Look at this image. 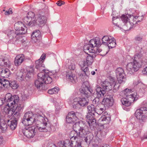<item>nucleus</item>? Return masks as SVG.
<instances>
[{
  "label": "nucleus",
  "mask_w": 147,
  "mask_h": 147,
  "mask_svg": "<svg viewBox=\"0 0 147 147\" xmlns=\"http://www.w3.org/2000/svg\"><path fill=\"white\" fill-rule=\"evenodd\" d=\"M12 11L11 8H10L8 11H6L5 12V14L6 15H9L10 14L12 13Z\"/></svg>",
  "instance_id": "obj_51"
},
{
  "label": "nucleus",
  "mask_w": 147,
  "mask_h": 147,
  "mask_svg": "<svg viewBox=\"0 0 147 147\" xmlns=\"http://www.w3.org/2000/svg\"><path fill=\"white\" fill-rule=\"evenodd\" d=\"M142 65V63L134 60L133 62L129 63L127 65V71L128 74H132L135 71H137Z\"/></svg>",
  "instance_id": "obj_10"
},
{
  "label": "nucleus",
  "mask_w": 147,
  "mask_h": 147,
  "mask_svg": "<svg viewBox=\"0 0 147 147\" xmlns=\"http://www.w3.org/2000/svg\"><path fill=\"white\" fill-rule=\"evenodd\" d=\"M135 116L140 122L146 121L147 119V108L141 107L137 109L135 113Z\"/></svg>",
  "instance_id": "obj_9"
},
{
  "label": "nucleus",
  "mask_w": 147,
  "mask_h": 147,
  "mask_svg": "<svg viewBox=\"0 0 147 147\" xmlns=\"http://www.w3.org/2000/svg\"><path fill=\"white\" fill-rule=\"evenodd\" d=\"M3 141V138L1 136H0V145L2 144Z\"/></svg>",
  "instance_id": "obj_58"
},
{
  "label": "nucleus",
  "mask_w": 147,
  "mask_h": 147,
  "mask_svg": "<svg viewBox=\"0 0 147 147\" xmlns=\"http://www.w3.org/2000/svg\"><path fill=\"white\" fill-rule=\"evenodd\" d=\"M20 111H20L19 112V114L18 115L16 114L15 115H14V114H13L12 115L15 118L14 119L10 121L9 120L7 121V125L10 129L12 130H14L16 127L17 123V119L19 117L20 112Z\"/></svg>",
  "instance_id": "obj_18"
},
{
  "label": "nucleus",
  "mask_w": 147,
  "mask_h": 147,
  "mask_svg": "<svg viewBox=\"0 0 147 147\" xmlns=\"http://www.w3.org/2000/svg\"><path fill=\"white\" fill-rule=\"evenodd\" d=\"M35 13L33 12H29L26 17L23 19L24 22L28 26H32L34 25V22L36 18Z\"/></svg>",
  "instance_id": "obj_12"
},
{
  "label": "nucleus",
  "mask_w": 147,
  "mask_h": 147,
  "mask_svg": "<svg viewBox=\"0 0 147 147\" xmlns=\"http://www.w3.org/2000/svg\"><path fill=\"white\" fill-rule=\"evenodd\" d=\"M5 34H7L8 37L10 40H12L16 38V40H21L22 38L21 36H18L20 35L19 34L17 33V31L15 30L8 29L5 31Z\"/></svg>",
  "instance_id": "obj_16"
},
{
  "label": "nucleus",
  "mask_w": 147,
  "mask_h": 147,
  "mask_svg": "<svg viewBox=\"0 0 147 147\" xmlns=\"http://www.w3.org/2000/svg\"><path fill=\"white\" fill-rule=\"evenodd\" d=\"M2 88L0 87V90H1V88Z\"/></svg>",
  "instance_id": "obj_64"
},
{
  "label": "nucleus",
  "mask_w": 147,
  "mask_h": 147,
  "mask_svg": "<svg viewBox=\"0 0 147 147\" xmlns=\"http://www.w3.org/2000/svg\"><path fill=\"white\" fill-rule=\"evenodd\" d=\"M104 114H105V115H102L100 117L99 119V121H101L102 124H108L110 122V117L107 112H105Z\"/></svg>",
  "instance_id": "obj_25"
},
{
  "label": "nucleus",
  "mask_w": 147,
  "mask_h": 147,
  "mask_svg": "<svg viewBox=\"0 0 147 147\" xmlns=\"http://www.w3.org/2000/svg\"><path fill=\"white\" fill-rule=\"evenodd\" d=\"M59 90V89L58 87H55L52 89H49L48 92L49 94H55L57 93Z\"/></svg>",
  "instance_id": "obj_40"
},
{
  "label": "nucleus",
  "mask_w": 147,
  "mask_h": 147,
  "mask_svg": "<svg viewBox=\"0 0 147 147\" xmlns=\"http://www.w3.org/2000/svg\"><path fill=\"white\" fill-rule=\"evenodd\" d=\"M22 123L26 126L31 125L33 123L36 125V128L32 126L23 130V133L28 138H33L35 135L37 129L40 132L47 131L51 130L50 124L47 118L40 115L34 114L30 111L27 112L24 114Z\"/></svg>",
  "instance_id": "obj_1"
},
{
  "label": "nucleus",
  "mask_w": 147,
  "mask_h": 147,
  "mask_svg": "<svg viewBox=\"0 0 147 147\" xmlns=\"http://www.w3.org/2000/svg\"><path fill=\"white\" fill-rule=\"evenodd\" d=\"M96 93L92 92V94L94 96L97 97L98 98L103 97L106 93V91L102 88H101L100 86L97 85L96 88Z\"/></svg>",
  "instance_id": "obj_20"
},
{
  "label": "nucleus",
  "mask_w": 147,
  "mask_h": 147,
  "mask_svg": "<svg viewBox=\"0 0 147 147\" xmlns=\"http://www.w3.org/2000/svg\"><path fill=\"white\" fill-rule=\"evenodd\" d=\"M112 23L115 26H117L120 28L123 29L122 27H121L120 25H123V22H121L119 18L117 17H113L112 18Z\"/></svg>",
  "instance_id": "obj_31"
},
{
  "label": "nucleus",
  "mask_w": 147,
  "mask_h": 147,
  "mask_svg": "<svg viewBox=\"0 0 147 147\" xmlns=\"http://www.w3.org/2000/svg\"><path fill=\"white\" fill-rule=\"evenodd\" d=\"M86 134H85L84 137H82L83 138H85L84 140L87 143L88 142H90L91 141V140L92 139L93 136L92 133L90 132L88 130V126L86 125Z\"/></svg>",
  "instance_id": "obj_27"
},
{
  "label": "nucleus",
  "mask_w": 147,
  "mask_h": 147,
  "mask_svg": "<svg viewBox=\"0 0 147 147\" xmlns=\"http://www.w3.org/2000/svg\"><path fill=\"white\" fill-rule=\"evenodd\" d=\"M72 105L74 108L77 109L80 106L78 98H75L73 99Z\"/></svg>",
  "instance_id": "obj_37"
},
{
  "label": "nucleus",
  "mask_w": 147,
  "mask_h": 147,
  "mask_svg": "<svg viewBox=\"0 0 147 147\" xmlns=\"http://www.w3.org/2000/svg\"><path fill=\"white\" fill-rule=\"evenodd\" d=\"M74 113L72 112H69L67 115L66 117V122L68 123H74L75 121V118H72L70 116H71V115H73Z\"/></svg>",
  "instance_id": "obj_35"
},
{
  "label": "nucleus",
  "mask_w": 147,
  "mask_h": 147,
  "mask_svg": "<svg viewBox=\"0 0 147 147\" xmlns=\"http://www.w3.org/2000/svg\"><path fill=\"white\" fill-rule=\"evenodd\" d=\"M135 17H136V18H137L136 20L137 23L138 22L141 21L143 18V15H142L141 16H135Z\"/></svg>",
  "instance_id": "obj_48"
},
{
  "label": "nucleus",
  "mask_w": 147,
  "mask_h": 147,
  "mask_svg": "<svg viewBox=\"0 0 147 147\" xmlns=\"http://www.w3.org/2000/svg\"><path fill=\"white\" fill-rule=\"evenodd\" d=\"M4 80H5V88H7L10 85V83L7 80L5 79Z\"/></svg>",
  "instance_id": "obj_53"
},
{
  "label": "nucleus",
  "mask_w": 147,
  "mask_h": 147,
  "mask_svg": "<svg viewBox=\"0 0 147 147\" xmlns=\"http://www.w3.org/2000/svg\"><path fill=\"white\" fill-rule=\"evenodd\" d=\"M144 53L142 48L139 51H138L135 55V58L136 59L138 58L139 59L142 56L143 53Z\"/></svg>",
  "instance_id": "obj_43"
},
{
  "label": "nucleus",
  "mask_w": 147,
  "mask_h": 147,
  "mask_svg": "<svg viewBox=\"0 0 147 147\" xmlns=\"http://www.w3.org/2000/svg\"><path fill=\"white\" fill-rule=\"evenodd\" d=\"M94 113H88L86 115V121L90 126L95 123Z\"/></svg>",
  "instance_id": "obj_21"
},
{
  "label": "nucleus",
  "mask_w": 147,
  "mask_h": 147,
  "mask_svg": "<svg viewBox=\"0 0 147 147\" xmlns=\"http://www.w3.org/2000/svg\"><path fill=\"white\" fill-rule=\"evenodd\" d=\"M9 86L14 89H17L18 87V84L15 81L11 82Z\"/></svg>",
  "instance_id": "obj_45"
},
{
  "label": "nucleus",
  "mask_w": 147,
  "mask_h": 147,
  "mask_svg": "<svg viewBox=\"0 0 147 147\" xmlns=\"http://www.w3.org/2000/svg\"><path fill=\"white\" fill-rule=\"evenodd\" d=\"M113 103V100L112 97L108 96L107 97L105 96L102 102V104L105 107L108 108L112 106Z\"/></svg>",
  "instance_id": "obj_19"
},
{
  "label": "nucleus",
  "mask_w": 147,
  "mask_h": 147,
  "mask_svg": "<svg viewBox=\"0 0 147 147\" xmlns=\"http://www.w3.org/2000/svg\"><path fill=\"white\" fill-rule=\"evenodd\" d=\"M36 19L34 21V25H38L40 27L45 25L46 23L47 19L43 13H38L36 15Z\"/></svg>",
  "instance_id": "obj_13"
},
{
  "label": "nucleus",
  "mask_w": 147,
  "mask_h": 147,
  "mask_svg": "<svg viewBox=\"0 0 147 147\" xmlns=\"http://www.w3.org/2000/svg\"><path fill=\"white\" fill-rule=\"evenodd\" d=\"M2 79L0 78V87L2 88Z\"/></svg>",
  "instance_id": "obj_61"
},
{
  "label": "nucleus",
  "mask_w": 147,
  "mask_h": 147,
  "mask_svg": "<svg viewBox=\"0 0 147 147\" xmlns=\"http://www.w3.org/2000/svg\"><path fill=\"white\" fill-rule=\"evenodd\" d=\"M140 131H139L137 132L136 133H135L134 134V136L135 138H137L140 136Z\"/></svg>",
  "instance_id": "obj_54"
},
{
  "label": "nucleus",
  "mask_w": 147,
  "mask_h": 147,
  "mask_svg": "<svg viewBox=\"0 0 147 147\" xmlns=\"http://www.w3.org/2000/svg\"><path fill=\"white\" fill-rule=\"evenodd\" d=\"M86 98H79L78 97L80 106L81 107H85L87 105L88 103V98L89 96Z\"/></svg>",
  "instance_id": "obj_30"
},
{
  "label": "nucleus",
  "mask_w": 147,
  "mask_h": 147,
  "mask_svg": "<svg viewBox=\"0 0 147 147\" xmlns=\"http://www.w3.org/2000/svg\"><path fill=\"white\" fill-rule=\"evenodd\" d=\"M140 83V82L139 80H135L134 81L133 83V84L134 86H136L139 83Z\"/></svg>",
  "instance_id": "obj_56"
},
{
  "label": "nucleus",
  "mask_w": 147,
  "mask_h": 147,
  "mask_svg": "<svg viewBox=\"0 0 147 147\" xmlns=\"http://www.w3.org/2000/svg\"><path fill=\"white\" fill-rule=\"evenodd\" d=\"M116 73L117 77L125 76V74L123 69L121 67L118 68L116 70Z\"/></svg>",
  "instance_id": "obj_36"
},
{
  "label": "nucleus",
  "mask_w": 147,
  "mask_h": 147,
  "mask_svg": "<svg viewBox=\"0 0 147 147\" xmlns=\"http://www.w3.org/2000/svg\"><path fill=\"white\" fill-rule=\"evenodd\" d=\"M121 19L123 22V25H120V27H122L123 29L127 30L130 29L136 26L137 24V18L133 16L128 14L123 15Z\"/></svg>",
  "instance_id": "obj_6"
},
{
  "label": "nucleus",
  "mask_w": 147,
  "mask_h": 147,
  "mask_svg": "<svg viewBox=\"0 0 147 147\" xmlns=\"http://www.w3.org/2000/svg\"><path fill=\"white\" fill-rule=\"evenodd\" d=\"M82 137H79L78 138L71 141L72 147H79L81 146Z\"/></svg>",
  "instance_id": "obj_28"
},
{
  "label": "nucleus",
  "mask_w": 147,
  "mask_h": 147,
  "mask_svg": "<svg viewBox=\"0 0 147 147\" xmlns=\"http://www.w3.org/2000/svg\"><path fill=\"white\" fill-rule=\"evenodd\" d=\"M14 28L19 35L25 34L27 30V28L21 22H16L14 24Z\"/></svg>",
  "instance_id": "obj_14"
},
{
  "label": "nucleus",
  "mask_w": 147,
  "mask_h": 147,
  "mask_svg": "<svg viewBox=\"0 0 147 147\" xmlns=\"http://www.w3.org/2000/svg\"><path fill=\"white\" fill-rule=\"evenodd\" d=\"M45 58L46 54L45 53H43L41 56L40 59L38 60H40V61H42V62H43Z\"/></svg>",
  "instance_id": "obj_50"
},
{
  "label": "nucleus",
  "mask_w": 147,
  "mask_h": 147,
  "mask_svg": "<svg viewBox=\"0 0 147 147\" xmlns=\"http://www.w3.org/2000/svg\"><path fill=\"white\" fill-rule=\"evenodd\" d=\"M92 74L93 75H94L95 74V72L94 71H93L91 72Z\"/></svg>",
  "instance_id": "obj_63"
},
{
  "label": "nucleus",
  "mask_w": 147,
  "mask_h": 147,
  "mask_svg": "<svg viewBox=\"0 0 147 147\" xmlns=\"http://www.w3.org/2000/svg\"><path fill=\"white\" fill-rule=\"evenodd\" d=\"M19 100L18 96H12L10 93H7L5 98H0V106L5 104L3 111L9 116H11L13 114L18 115L19 112L21 111L24 107L23 105L17 104Z\"/></svg>",
  "instance_id": "obj_2"
},
{
  "label": "nucleus",
  "mask_w": 147,
  "mask_h": 147,
  "mask_svg": "<svg viewBox=\"0 0 147 147\" xmlns=\"http://www.w3.org/2000/svg\"><path fill=\"white\" fill-rule=\"evenodd\" d=\"M48 147H57V146L55 144H52L51 145L49 146Z\"/></svg>",
  "instance_id": "obj_60"
},
{
  "label": "nucleus",
  "mask_w": 147,
  "mask_h": 147,
  "mask_svg": "<svg viewBox=\"0 0 147 147\" xmlns=\"http://www.w3.org/2000/svg\"><path fill=\"white\" fill-rule=\"evenodd\" d=\"M68 68L71 70H74L76 68L75 65L74 63H71L69 65Z\"/></svg>",
  "instance_id": "obj_47"
},
{
  "label": "nucleus",
  "mask_w": 147,
  "mask_h": 147,
  "mask_svg": "<svg viewBox=\"0 0 147 147\" xmlns=\"http://www.w3.org/2000/svg\"><path fill=\"white\" fill-rule=\"evenodd\" d=\"M57 4L59 6H61L62 5L65 4V2L61 0H59L57 2Z\"/></svg>",
  "instance_id": "obj_52"
},
{
  "label": "nucleus",
  "mask_w": 147,
  "mask_h": 147,
  "mask_svg": "<svg viewBox=\"0 0 147 147\" xmlns=\"http://www.w3.org/2000/svg\"><path fill=\"white\" fill-rule=\"evenodd\" d=\"M29 69L27 70V73L25 76L26 74H23L22 72H20V76H18V78L21 81H22L24 80L26 81H28L30 78H31V76L33 75L34 72V69L31 66L29 68Z\"/></svg>",
  "instance_id": "obj_15"
},
{
  "label": "nucleus",
  "mask_w": 147,
  "mask_h": 147,
  "mask_svg": "<svg viewBox=\"0 0 147 147\" xmlns=\"http://www.w3.org/2000/svg\"><path fill=\"white\" fill-rule=\"evenodd\" d=\"M58 144L59 147H72L71 141L69 139L65 140L63 142H59Z\"/></svg>",
  "instance_id": "obj_32"
},
{
  "label": "nucleus",
  "mask_w": 147,
  "mask_h": 147,
  "mask_svg": "<svg viewBox=\"0 0 147 147\" xmlns=\"http://www.w3.org/2000/svg\"><path fill=\"white\" fill-rule=\"evenodd\" d=\"M88 111V113H94L96 111V107L94 108V106L93 105H91L87 107Z\"/></svg>",
  "instance_id": "obj_39"
},
{
  "label": "nucleus",
  "mask_w": 147,
  "mask_h": 147,
  "mask_svg": "<svg viewBox=\"0 0 147 147\" xmlns=\"http://www.w3.org/2000/svg\"><path fill=\"white\" fill-rule=\"evenodd\" d=\"M122 76L117 77V81L119 84H123L125 83L126 80V79L125 78V76H123V77Z\"/></svg>",
  "instance_id": "obj_41"
},
{
  "label": "nucleus",
  "mask_w": 147,
  "mask_h": 147,
  "mask_svg": "<svg viewBox=\"0 0 147 147\" xmlns=\"http://www.w3.org/2000/svg\"><path fill=\"white\" fill-rule=\"evenodd\" d=\"M1 61H2V62H1V63H0V65L2 66H6L8 67L10 66V61L8 59H1Z\"/></svg>",
  "instance_id": "obj_38"
},
{
  "label": "nucleus",
  "mask_w": 147,
  "mask_h": 147,
  "mask_svg": "<svg viewBox=\"0 0 147 147\" xmlns=\"http://www.w3.org/2000/svg\"><path fill=\"white\" fill-rule=\"evenodd\" d=\"M144 138L147 139V132L144 135Z\"/></svg>",
  "instance_id": "obj_62"
},
{
  "label": "nucleus",
  "mask_w": 147,
  "mask_h": 147,
  "mask_svg": "<svg viewBox=\"0 0 147 147\" xmlns=\"http://www.w3.org/2000/svg\"><path fill=\"white\" fill-rule=\"evenodd\" d=\"M71 112H72L74 113L73 115H71V116H70V117L72 118H75V121H76L77 119H78V114L79 113H75L74 111H71Z\"/></svg>",
  "instance_id": "obj_46"
},
{
  "label": "nucleus",
  "mask_w": 147,
  "mask_h": 147,
  "mask_svg": "<svg viewBox=\"0 0 147 147\" xmlns=\"http://www.w3.org/2000/svg\"><path fill=\"white\" fill-rule=\"evenodd\" d=\"M66 77L68 81L73 83L77 82V77L75 75H74L72 72L70 71L67 73Z\"/></svg>",
  "instance_id": "obj_23"
},
{
  "label": "nucleus",
  "mask_w": 147,
  "mask_h": 147,
  "mask_svg": "<svg viewBox=\"0 0 147 147\" xmlns=\"http://www.w3.org/2000/svg\"><path fill=\"white\" fill-rule=\"evenodd\" d=\"M105 107L104 106H103L102 104L97 105L96 107L95 113L98 115H100L105 111Z\"/></svg>",
  "instance_id": "obj_34"
},
{
  "label": "nucleus",
  "mask_w": 147,
  "mask_h": 147,
  "mask_svg": "<svg viewBox=\"0 0 147 147\" xmlns=\"http://www.w3.org/2000/svg\"><path fill=\"white\" fill-rule=\"evenodd\" d=\"M107 45L109 49L115 47L116 46V41L113 38V39H112V41H111V42H109Z\"/></svg>",
  "instance_id": "obj_42"
},
{
  "label": "nucleus",
  "mask_w": 147,
  "mask_h": 147,
  "mask_svg": "<svg viewBox=\"0 0 147 147\" xmlns=\"http://www.w3.org/2000/svg\"><path fill=\"white\" fill-rule=\"evenodd\" d=\"M5 79L4 78H2V87L3 86L5 87Z\"/></svg>",
  "instance_id": "obj_59"
},
{
  "label": "nucleus",
  "mask_w": 147,
  "mask_h": 147,
  "mask_svg": "<svg viewBox=\"0 0 147 147\" xmlns=\"http://www.w3.org/2000/svg\"><path fill=\"white\" fill-rule=\"evenodd\" d=\"M94 57L93 55H89L86 57V62L83 61L80 64L82 70V72L80 74V76L83 77V79H86L90 75V72L88 70V68L85 67L86 65L88 66L92 64L93 61Z\"/></svg>",
  "instance_id": "obj_7"
},
{
  "label": "nucleus",
  "mask_w": 147,
  "mask_h": 147,
  "mask_svg": "<svg viewBox=\"0 0 147 147\" xmlns=\"http://www.w3.org/2000/svg\"><path fill=\"white\" fill-rule=\"evenodd\" d=\"M89 91L90 93L92 94L93 91L92 88L89 87V83L87 81L83 82L82 86V88L80 89V91L85 96L87 97L89 96L87 92Z\"/></svg>",
  "instance_id": "obj_17"
},
{
  "label": "nucleus",
  "mask_w": 147,
  "mask_h": 147,
  "mask_svg": "<svg viewBox=\"0 0 147 147\" xmlns=\"http://www.w3.org/2000/svg\"><path fill=\"white\" fill-rule=\"evenodd\" d=\"M74 130L70 133L69 136L71 141L78 138L79 137H84L86 131V124L82 121H80L76 123L73 126Z\"/></svg>",
  "instance_id": "obj_4"
},
{
  "label": "nucleus",
  "mask_w": 147,
  "mask_h": 147,
  "mask_svg": "<svg viewBox=\"0 0 147 147\" xmlns=\"http://www.w3.org/2000/svg\"><path fill=\"white\" fill-rule=\"evenodd\" d=\"M107 53V52H106L105 53H104L103 51H102V50H101V52H100V53H94V54L96 53L97 54H98L101 55L103 56L105 55Z\"/></svg>",
  "instance_id": "obj_55"
},
{
  "label": "nucleus",
  "mask_w": 147,
  "mask_h": 147,
  "mask_svg": "<svg viewBox=\"0 0 147 147\" xmlns=\"http://www.w3.org/2000/svg\"><path fill=\"white\" fill-rule=\"evenodd\" d=\"M25 59V57L23 54L18 55L15 57L14 63L15 66H18L20 65L23 62Z\"/></svg>",
  "instance_id": "obj_22"
},
{
  "label": "nucleus",
  "mask_w": 147,
  "mask_h": 147,
  "mask_svg": "<svg viewBox=\"0 0 147 147\" xmlns=\"http://www.w3.org/2000/svg\"><path fill=\"white\" fill-rule=\"evenodd\" d=\"M59 74V72L56 71H54L53 73L43 72L38 73V79L34 82L35 87L39 90L42 89L44 83L47 84H50L53 80L56 79L58 77Z\"/></svg>",
  "instance_id": "obj_3"
},
{
  "label": "nucleus",
  "mask_w": 147,
  "mask_h": 147,
  "mask_svg": "<svg viewBox=\"0 0 147 147\" xmlns=\"http://www.w3.org/2000/svg\"><path fill=\"white\" fill-rule=\"evenodd\" d=\"M101 45V40L98 38L93 39L90 40L88 44L84 46V52L89 55L88 53H98L101 51V49L99 47Z\"/></svg>",
  "instance_id": "obj_5"
},
{
  "label": "nucleus",
  "mask_w": 147,
  "mask_h": 147,
  "mask_svg": "<svg viewBox=\"0 0 147 147\" xmlns=\"http://www.w3.org/2000/svg\"><path fill=\"white\" fill-rule=\"evenodd\" d=\"M95 97H96L94 99V100H93V103L96 104L98 103L99 102V100H100V99L101 98H98L96 96H95Z\"/></svg>",
  "instance_id": "obj_49"
},
{
  "label": "nucleus",
  "mask_w": 147,
  "mask_h": 147,
  "mask_svg": "<svg viewBox=\"0 0 147 147\" xmlns=\"http://www.w3.org/2000/svg\"><path fill=\"white\" fill-rule=\"evenodd\" d=\"M142 72L144 74H147V66L143 69Z\"/></svg>",
  "instance_id": "obj_57"
},
{
  "label": "nucleus",
  "mask_w": 147,
  "mask_h": 147,
  "mask_svg": "<svg viewBox=\"0 0 147 147\" xmlns=\"http://www.w3.org/2000/svg\"><path fill=\"white\" fill-rule=\"evenodd\" d=\"M41 37V32L38 30L34 31L31 35L32 39L35 42L40 40Z\"/></svg>",
  "instance_id": "obj_24"
},
{
  "label": "nucleus",
  "mask_w": 147,
  "mask_h": 147,
  "mask_svg": "<svg viewBox=\"0 0 147 147\" xmlns=\"http://www.w3.org/2000/svg\"><path fill=\"white\" fill-rule=\"evenodd\" d=\"M143 36L142 35H139L137 36L135 38V40L139 43L140 42L142 41Z\"/></svg>",
  "instance_id": "obj_44"
},
{
  "label": "nucleus",
  "mask_w": 147,
  "mask_h": 147,
  "mask_svg": "<svg viewBox=\"0 0 147 147\" xmlns=\"http://www.w3.org/2000/svg\"><path fill=\"white\" fill-rule=\"evenodd\" d=\"M10 74V72L7 68H3L0 67V75L4 78H7Z\"/></svg>",
  "instance_id": "obj_26"
},
{
  "label": "nucleus",
  "mask_w": 147,
  "mask_h": 147,
  "mask_svg": "<svg viewBox=\"0 0 147 147\" xmlns=\"http://www.w3.org/2000/svg\"><path fill=\"white\" fill-rule=\"evenodd\" d=\"M42 61H40V60H38L35 61V68L39 71L44 72V65L42 64Z\"/></svg>",
  "instance_id": "obj_29"
},
{
  "label": "nucleus",
  "mask_w": 147,
  "mask_h": 147,
  "mask_svg": "<svg viewBox=\"0 0 147 147\" xmlns=\"http://www.w3.org/2000/svg\"><path fill=\"white\" fill-rule=\"evenodd\" d=\"M131 91V90L128 89H126L124 90V96L121 100L123 105L128 107L130 105L131 102L134 101L137 93H134L133 94Z\"/></svg>",
  "instance_id": "obj_8"
},
{
  "label": "nucleus",
  "mask_w": 147,
  "mask_h": 147,
  "mask_svg": "<svg viewBox=\"0 0 147 147\" xmlns=\"http://www.w3.org/2000/svg\"><path fill=\"white\" fill-rule=\"evenodd\" d=\"M112 39H113V37L111 36H104L102 39V43L107 45L109 42H111L112 41Z\"/></svg>",
  "instance_id": "obj_33"
},
{
  "label": "nucleus",
  "mask_w": 147,
  "mask_h": 147,
  "mask_svg": "<svg viewBox=\"0 0 147 147\" xmlns=\"http://www.w3.org/2000/svg\"><path fill=\"white\" fill-rule=\"evenodd\" d=\"M101 86L102 88L107 91L111 90L113 87L114 88V90L118 89L119 86V85H118V84H117L114 80L111 83L106 80L101 82Z\"/></svg>",
  "instance_id": "obj_11"
}]
</instances>
